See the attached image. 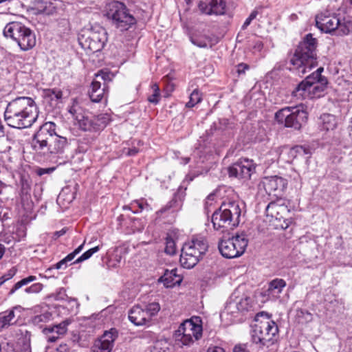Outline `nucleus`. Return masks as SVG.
Listing matches in <instances>:
<instances>
[{
    "mask_svg": "<svg viewBox=\"0 0 352 352\" xmlns=\"http://www.w3.org/2000/svg\"><path fill=\"white\" fill-rule=\"evenodd\" d=\"M38 115V108L32 98L19 97L8 104L4 118L8 126L21 129L30 127Z\"/></svg>",
    "mask_w": 352,
    "mask_h": 352,
    "instance_id": "f257e3e1",
    "label": "nucleus"
},
{
    "mask_svg": "<svg viewBox=\"0 0 352 352\" xmlns=\"http://www.w3.org/2000/svg\"><path fill=\"white\" fill-rule=\"evenodd\" d=\"M241 206L243 203L240 201H223L219 208L212 214L214 229L224 232L238 226L242 212Z\"/></svg>",
    "mask_w": 352,
    "mask_h": 352,
    "instance_id": "f03ea898",
    "label": "nucleus"
},
{
    "mask_svg": "<svg viewBox=\"0 0 352 352\" xmlns=\"http://www.w3.org/2000/svg\"><path fill=\"white\" fill-rule=\"evenodd\" d=\"M317 41L308 34L298 45L290 63L299 74L304 75L318 65L316 55Z\"/></svg>",
    "mask_w": 352,
    "mask_h": 352,
    "instance_id": "7ed1b4c3",
    "label": "nucleus"
},
{
    "mask_svg": "<svg viewBox=\"0 0 352 352\" xmlns=\"http://www.w3.org/2000/svg\"><path fill=\"white\" fill-rule=\"evenodd\" d=\"M278 326L270 319L267 314L263 312L256 315L255 324L252 326V340L260 347H269L276 340Z\"/></svg>",
    "mask_w": 352,
    "mask_h": 352,
    "instance_id": "20e7f679",
    "label": "nucleus"
},
{
    "mask_svg": "<svg viewBox=\"0 0 352 352\" xmlns=\"http://www.w3.org/2000/svg\"><path fill=\"white\" fill-rule=\"evenodd\" d=\"M105 16L111 25L120 32L129 30L137 23L126 6L119 1H112L107 4Z\"/></svg>",
    "mask_w": 352,
    "mask_h": 352,
    "instance_id": "39448f33",
    "label": "nucleus"
},
{
    "mask_svg": "<svg viewBox=\"0 0 352 352\" xmlns=\"http://www.w3.org/2000/svg\"><path fill=\"white\" fill-rule=\"evenodd\" d=\"M208 243L201 236H195L182 248L180 263L186 269L194 267L208 250Z\"/></svg>",
    "mask_w": 352,
    "mask_h": 352,
    "instance_id": "423d86ee",
    "label": "nucleus"
},
{
    "mask_svg": "<svg viewBox=\"0 0 352 352\" xmlns=\"http://www.w3.org/2000/svg\"><path fill=\"white\" fill-rule=\"evenodd\" d=\"M274 118L278 124L285 127L300 130L307 123L308 113L306 107L300 104L282 108L275 113Z\"/></svg>",
    "mask_w": 352,
    "mask_h": 352,
    "instance_id": "0eeeda50",
    "label": "nucleus"
},
{
    "mask_svg": "<svg viewBox=\"0 0 352 352\" xmlns=\"http://www.w3.org/2000/svg\"><path fill=\"white\" fill-rule=\"evenodd\" d=\"M3 34L16 41L23 51L32 49L36 43L35 34L24 24L17 21L7 24Z\"/></svg>",
    "mask_w": 352,
    "mask_h": 352,
    "instance_id": "6e6552de",
    "label": "nucleus"
},
{
    "mask_svg": "<svg viewBox=\"0 0 352 352\" xmlns=\"http://www.w3.org/2000/svg\"><path fill=\"white\" fill-rule=\"evenodd\" d=\"M177 340L181 346H190L202 336V321L200 317L193 316L180 324Z\"/></svg>",
    "mask_w": 352,
    "mask_h": 352,
    "instance_id": "1a4fd4ad",
    "label": "nucleus"
},
{
    "mask_svg": "<svg viewBox=\"0 0 352 352\" xmlns=\"http://www.w3.org/2000/svg\"><path fill=\"white\" fill-rule=\"evenodd\" d=\"M107 41V32L99 25L92 27L78 37V42L82 47L91 53L100 51Z\"/></svg>",
    "mask_w": 352,
    "mask_h": 352,
    "instance_id": "9d476101",
    "label": "nucleus"
},
{
    "mask_svg": "<svg viewBox=\"0 0 352 352\" xmlns=\"http://www.w3.org/2000/svg\"><path fill=\"white\" fill-rule=\"evenodd\" d=\"M248 244L247 235L241 232L228 239H222L219 243L218 248L223 257L234 258L241 256L245 252Z\"/></svg>",
    "mask_w": 352,
    "mask_h": 352,
    "instance_id": "9b49d317",
    "label": "nucleus"
},
{
    "mask_svg": "<svg viewBox=\"0 0 352 352\" xmlns=\"http://www.w3.org/2000/svg\"><path fill=\"white\" fill-rule=\"evenodd\" d=\"M56 134V124L54 122L44 123L34 135L32 141L34 149L38 151L47 148Z\"/></svg>",
    "mask_w": 352,
    "mask_h": 352,
    "instance_id": "f8f14e48",
    "label": "nucleus"
},
{
    "mask_svg": "<svg viewBox=\"0 0 352 352\" xmlns=\"http://www.w3.org/2000/svg\"><path fill=\"white\" fill-rule=\"evenodd\" d=\"M265 212L267 217L271 218L270 221H280L283 220V223L279 225L281 228H288L289 221L286 219V217L289 214V210L283 200L278 199L276 201L270 202L266 207Z\"/></svg>",
    "mask_w": 352,
    "mask_h": 352,
    "instance_id": "ddd939ff",
    "label": "nucleus"
},
{
    "mask_svg": "<svg viewBox=\"0 0 352 352\" xmlns=\"http://www.w3.org/2000/svg\"><path fill=\"white\" fill-rule=\"evenodd\" d=\"M315 21L316 26L322 32L335 35L340 21V14L331 13L326 10L317 14Z\"/></svg>",
    "mask_w": 352,
    "mask_h": 352,
    "instance_id": "4468645a",
    "label": "nucleus"
},
{
    "mask_svg": "<svg viewBox=\"0 0 352 352\" xmlns=\"http://www.w3.org/2000/svg\"><path fill=\"white\" fill-rule=\"evenodd\" d=\"M255 167L252 160L243 159L233 164L228 168V173L230 177L248 179L254 171Z\"/></svg>",
    "mask_w": 352,
    "mask_h": 352,
    "instance_id": "2eb2a0df",
    "label": "nucleus"
},
{
    "mask_svg": "<svg viewBox=\"0 0 352 352\" xmlns=\"http://www.w3.org/2000/svg\"><path fill=\"white\" fill-rule=\"evenodd\" d=\"M69 113L76 121V124L85 131H94L93 118L85 116L83 109L77 102H74L69 109Z\"/></svg>",
    "mask_w": 352,
    "mask_h": 352,
    "instance_id": "dca6fc26",
    "label": "nucleus"
},
{
    "mask_svg": "<svg viewBox=\"0 0 352 352\" xmlns=\"http://www.w3.org/2000/svg\"><path fill=\"white\" fill-rule=\"evenodd\" d=\"M263 185L267 194L274 193V195H278V193L282 192L286 187L287 181L281 177L275 175L265 177Z\"/></svg>",
    "mask_w": 352,
    "mask_h": 352,
    "instance_id": "f3484780",
    "label": "nucleus"
},
{
    "mask_svg": "<svg viewBox=\"0 0 352 352\" xmlns=\"http://www.w3.org/2000/svg\"><path fill=\"white\" fill-rule=\"evenodd\" d=\"M68 322L63 321L56 325L45 327L43 333L48 342H55L61 336L65 335L67 331Z\"/></svg>",
    "mask_w": 352,
    "mask_h": 352,
    "instance_id": "a211bd4d",
    "label": "nucleus"
},
{
    "mask_svg": "<svg viewBox=\"0 0 352 352\" xmlns=\"http://www.w3.org/2000/svg\"><path fill=\"white\" fill-rule=\"evenodd\" d=\"M116 335L111 329L110 331H106L103 336L96 342L92 352H110L113 348Z\"/></svg>",
    "mask_w": 352,
    "mask_h": 352,
    "instance_id": "6ab92c4d",
    "label": "nucleus"
},
{
    "mask_svg": "<svg viewBox=\"0 0 352 352\" xmlns=\"http://www.w3.org/2000/svg\"><path fill=\"white\" fill-rule=\"evenodd\" d=\"M128 317L136 326L144 325L151 321L145 309L139 305L134 306L130 309Z\"/></svg>",
    "mask_w": 352,
    "mask_h": 352,
    "instance_id": "aec40b11",
    "label": "nucleus"
},
{
    "mask_svg": "<svg viewBox=\"0 0 352 352\" xmlns=\"http://www.w3.org/2000/svg\"><path fill=\"white\" fill-rule=\"evenodd\" d=\"M107 85L103 83L101 86V82L98 80H94L91 84L89 90V96L91 100L94 102H99L105 96L107 91Z\"/></svg>",
    "mask_w": 352,
    "mask_h": 352,
    "instance_id": "412c9836",
    "label": "nucleus"
},
{
    "mask_svg": "<svg viewBox=\"0 0 352 352\" xmlns=\"http://www.w3.org/2000/svg\"><path fill=\"white\" fill-rule=\"evenodd\" d=\"M160 280L164 283L165 287H173L176 285L180 284L182 277L177 274V269L174 268L171 270H166Z\"/></svg>",
    "mask_w": 352,
    "mask_h": 352,
    "instance_id": "4be33fe9",
    "label": "nucleus"
},
{
    "mask_svg": "<svg viewBox=\"0 0 352 352\" xmlns=\"http://www.w3.org/2000/svg\"><path fill=\"white\" fill-rule=\"evenodd\" d=\"M67 146L68 141L67 138L56 134L47 149L52 154H61L64 153Z\"/></svg>",
    "mask_w": 352,
    "mask_h": 352,
    "instance_id": "5701e85b",
    "label": "nucleus"
},
{
    "mask_svg": "<svg viewBox=\"0 0 352 352\" xmlns=\"http://www.w3.org/2000/svg\"><path fill=\"white\" fill-rule=\"evenodd\" d=\"M311 79L307 77L300 82L292 91V95L298 100L310 99L309 83Z\"/></svg>",
    "mask_w": 352,
    "mask_h": 352,
    "instance_id": "b1692460",
    "label": "nucleus"
},
{
    "mask_svg": "<svg viewBox=\"0 0 352 352\" xmlns=\"http://www.w3.org/2000/svg\"><path fill=\"white\" fill-rule=\"evenodd\" d=\"M239 313L236 302H234V300H230L226 302L223 311L221 313V318L222 320L232 322Z\"/></svg>",
    "mask_w": 352,
    "mask_h": 352,
    "instance_id": "393cba45",
    "label": "nucleus"
},
{
    "mask_svg": "<svg viewBox=\"0 0 352 352\" xmlns=\"http://www.w3.org/2000/svg\"><path fill=\"white\" fill-rule=\"evenodd\" d=\"M327 78H323L321 81L311 80L309 83L310 99L322 96L327 87Z\"/></svg>",
    "mask_w": 352,
    "mask_h": 352,
    "instance_id": "a878e982",
    "label": "nucleus"
},
{
    "mask_svg": "<svg viewBox=\"0 0 352 352\" xmlns=\"http://www.w3.org/2000/svg\"><path fill=\"white\" fill-rule=\"evenodd\" d=\"M338 25L335 35L339 36H352V19L340 16Z\"/></svg>",
    "mask_w": 352,
    "mask_h": 352,
    "instance_id": "bb28decb",
    "label": "nucleus"
},
{
    "mask_svg": "<svg viewBox=\"0 0 352 352\" xmlns=\"http://www.w3.org/2000/svg\"><path fill=\"white\" fill-rule=\"evenodd\" d=\"M85 241L80 245L77 248H76L72 252L69 253L64 258L60 260L59 262L52 266L51 267L47 270V271H50L52 269L60 270V269H66L67 267V263L72 261L77 254H78L83 249Z\"/></svg>",
    "mask_w": 352,
    "mask_h": 352,
    "instance_id": "cd10ccee",
    "label": "nucleus"
},
{
    "mask_svg": "<svg viewBox=\"0 0 352 352\" xmlns=\"http://www.w3.org/2000/svg\"><path fill=\"white\" fill-rule=\"evenodd\" d=\"M43 96L46 102L55 107L59 104L63 97V92L58 89H47L43 91Z\"/></svg>",
    "mask_w": 352,
    "mask_h": 352,
    "instance_id": "c85d7f7f",
    "label": "nucleus"
},
{
    "mask_svg": "<svg viewBox=\"0 0 352 352\" xmlns=\"http://www.w3.org/2000/svg\"><path fill=\"white\" fill-rule=\"evenodd\" d=\"M204 12L208 14H224L226 12V2L223 0H211Z\"/></svg>",
    "mask_w": 352,
    "mask_h": 352,
    "instance_id": "c756f323",
    "label": "nucleus"
},
{
    "mask_svg": "<svg viewBox=\"0 0 352 352\" xmlns=\"http://www.w3.org/2000/svg\"><path fill=\"white\" fill-rule=\"evenodd\" d=\"M285 286V280L282 278H275L269 283L267 290V294L274 298H278Z\"/></svg>",
    "mask_w": 352,
    "mask_h": 352,
    "instance_id": "7c9ffc66",
    "label": "nucleus"
},
{
    "mask_svg": "<svg viewBox=\"0 0 352 352\" xmlns=\"http://www.w3.org/2000/svg\"><path fill=\"white\" fill-rule=\"evenodd\" d=\"M337 125L336 117L331 114H323L320 116V130L329 131L333 130Z\"/></svg>",
    "mask_w": 352,
    "mask_h": 352,
    "instance_id": "2f4dec72",
    "label": "nucleus"
},
{
    "mask_svg": "<svg viewBox=\"0 0 352 352\" xmlns=\"http://www.w3.org/2000/svg\"><path fill=\"white\" fill-rule=\"evenodd\" d=\"M16 309L17 308L14 307L12 309L5 311L1 315H0V329H3L15 324L16 320H14V310Z\"/></svg>",
    "mask_w": 352,
    "mask_h": 352,
    "instance_id": "473e14b6",
    "label": "nucleus"
},
{
    "mask_svg": "<svg viewBox=\"0 0 352 352\" xmlns=\"http://www.w3.org/2000/svg\"><path fill=\"white\" fill-rule=\"evenodd\" d=\"M110 120V116L107 113L93 117L94 131L102 130L109 124Z\"/></svg>",
    "mask_w": 352,
    "mask_h": 352,
    "instance_id": "72a5a7b5",
    "label": "nucleus"
},
{
    "mask_svg": "<svg viewBox=\"0 0 352 352\" xmlns=\"http://www.w3.org/2000/svg\"><path fill=\"white\" fill-rule=\"evenodd\" d=\"M110 120V116L107 113L93 117L94 131L102 130L109 124Z\"/></svg>",
    "mask_w": 352,
    "mask_h": 352,
    "instance_id": "f704fd0d",
    "label": "nucleus"
},
{
    "mask_svg": "<svg viewBox=\"0 0 352 352\" xmlns=\"http://www.w3.org/2000/svg\"><path fill=\"white\" fill-rule=\"evenodd\" d=\"M310 153L309 150L302 146H295L288 151V156L290 159L294 160L298 157H304Z\"/></svg>",
    "mask_w": 352,
    "mask_h": 352,
    "instance_id": "c9c22d12",
    "label": "nucleus"
},
{
    "mask_svg": "<svg viewBox=\"0 0 352 352\" xmlns=\"http://www.w3.org/2000/svg\"><path fill=\"white\" fill-rule=\"evenodd\" d=\"M37 280L36 276H29L28 277L23 278L19 281L16 282L12 289L8 292V295L11 296L14 294L18 289H21L22 287L28 285L29 283L35 281Z\"/></svg>",
    "mask_w": 352,
    "mask_h": 352,
    "instance_id": "e433bc0d",
    "label": "nucleus"
},
{
    "mask_svg": "<svg viewBox=\"0 0 352 352\" xmlns=\"http://www.w3.org/2000/svg\"><path fill=\"white\" fill-rule=\"evenodd\" d=\"M201 93L197 89H195L190 94L189 97V101L186 104V107L188 108H192L195 107L197 104L201 102Z\"/></svg>",
    "mask_w": 352,
    "mask_h": 352,
    "instance_id": "4c0bfd02",
    "label": "nucleus"
},
{
    "mask_svg": "<svg viewBox=\"0 0 352 352\" xmlns=\"http://www.w3.org/2000/svg\"><path fill=\"white\" fill-rule=\"evenodd\" d=\"M296 318L298 322L300 324H307L312 320V314L307 310L298 309L296 311Z\"/></svg>",
    "mask_w": 352,
    "mask_h": 352,
    "instance_id": "58836bf2",
    "label": "nucleus"
},
{
    "mask_svg": "<svg viewBox=\"0 0 352 352\" xmlns=\"http://www.w3.org/2000/svg\"><path fill=\"white\" fill-rule=\"evenodd\" d=\"M234 302H236L239 312L248 311L251 307L250 302L251 299L249 297H242L234 300Z\"/></svg>",
    "mask_w": 352,
    "mask_h": 352,
    "instance_id": "ea45409f",
    "label": "nucleus"
},
{
    "mask_svg": "<svg viewBox=\"0 0 352 352\" xmlns=\"http://www.w3.org/2000/svg\"><path fill=\"white\" fill-rule=\"evenodd\" d=\"M151 352H170L169 344L166 340H157Z\"/></svg>",
    "mask_w": 352,
    "mask_h": 352,
    "instance_id": "a19ab883",
    "label": "nucleus"
},
{
    "mask_svg": "<svg viewBox=\"0 0 352 352\" xmlns=\"http://www.w3.org/2000/svg\"><path fill=\"white\" fill-rule=\"evenodd\" d=\"M99 250H100L99 246H96L93 248L88 250L87 251L84 252L81 256H80L75 261H74L73 264L80 263H82V262L89 259V258L91 257V256L94 254L96 253Z\"/></svg>",
    "mask_w": 352,
    "mask_h": 352,
    "instance_id": "79ce46f5",
    "label": "nucleus"
},
{
    "mask_svg": "<svg viewBox=\"0 0 352 352\" xmlns=\"http://www.w3.org/2000/svg\"><path fill=\"white\" fill-rule=\"evenodd\" d=\"M144 309L146 314H148L151 320V318L155 316L160 310V305L158 302H151L146 305Z\"/></svg>",
    "mask_w": 352,
    "mask_h": 352,
    "instance_id": "37998d69",
    "label": "nucleus"
},
{
    "mask_svg": "<svg viewBox=\"0 0 352 352\" xmlns=\"http://www.w3.org/2000/svg\"><path fill=\"white\" fill-rule=\"evenodd\" d=\"M52 315L48 312L35 316L32 318V323L36 325H40L42 323H45L51 320Z\"/></svg>",
    "mask_w": 352,
    "mask_h": 352,
    "instance_id": "c03bdc74",
    "label": "nucleus"
},
{
    "mask_svg": "<svg viewBox=\"0 0 352 352\" xmlns=\"http://www.w3.org/2000/svg\"><path fill=\"white\" fill-rule=\"evenodd\" d=\"M153 94L148 97V100L153 104H157L160 98V88L157 84H153L151 86Z\"/></svg>",
    "mask_w": 352,
    "mask_h": 352,
    "instance_id": "a18cd8bd",
    "label": "nucleus"
},
{
    "mask_svg": "<svg viewBox=\"0 0 352 352\" xmlns=\"http://www.w3.org/2000/svg\"><path fill=\"white\" fill-rule=\"evenodd\" d=\"M176 245L175 241L170 236L166 239L165 252L169 255H173L176 253Z\"/></svg>",
    "mask_w": 352,
    "mask_h": 352,
    "instance_id": "49530a36",
    "label": "nucleus"
},
{
    "mask_svg": "<svg viewBox=\"0 0 352 352\" xmlns=\"http://www.w3.org/2000/svg\"><path fill=\"white\" fill-rule=\"evenodd\" d=\"M190 41L192 43L199 47L205 48L208 46V39L206 36L198 37L191 36Z\"/></svg>",
    "mask_w": 352,
    "mask_h": 352,
    "instance_id": "de8ad7c7",
    "label": "nucleus"
},
{
    "mask_svg": "<svg viewBox=\"0 0 352 352\" xmlns=\"http://www.w3.org/2000/svg\"><path fill=\"white\" fill-rule=\"evenodd\" d=\"M43 285L40 283L32 284L31 286L28 287L25 289V292L27 294H37L43 289Z\"/></svg>",
    "mask_w": 352,
    "mask_h": 352,
    "instance_id": "09e8293b",
    "label": "nucleus"
},
{
    "mask_svg": "<svg viewBox=\"0 0 352 352\" xmlns=\"http://www.w3.org/2000/svg\"><path fill=\"white\" fill-rule=\"evenodd\" d=\"M324 69L323 67H320L314 72H313L311 74L308 76L307 77L309 78L311 80H320L321 81L323 78H327L326 77L321 75V73L323 72Z\"/></svg>",
    "mask_w": 352,
    "mask_h": 352,
    "instance_id": "8fccbe9b",
    "label": "nucleus"
},
{
    "mask_svg": "<svg viewBox=\"0 0 352 352\" xmlns=\"http://www.w3.org/2000/svg\"><path fill=\"white\" fill-rule=\"evenodd\" d=\"M257 15L258 11L255 10H253L243 23L242 25V29L245 30L250 25L251 22L256 17Z\"/></svg>",
    "mask_w": 352,
    "mask_h": 352,
    "instance_id": "3c124183",
    "label": "nucleus"
},
{
    "mask_svg": "<svg viewBox=\"0 0 352 352\" xmlns=\"http://www.w3.org/2000/svg\"><path fill=\"white\" fill-rule=\"evenodd\" d=\"M94 80H102L104 83L106 85L105 82L107 80H110V74L109 72L100 71L96 75V78Z\"/></svg>",
    "mask_w": 352,
    "mask_h": 352,
    "instance_id": "603ef678",
    "label": "nucleus"
},
{
    "mask_svg": "<svg viewBox=\"0 0 352 352\" xmlns=\"http://www.w3.org/2000/svg\"><path fill=\"white\" fill-rule=\"evenodd\" d=\"M16 273V269L15 267H12L10 269L6 274L3 275L1 278L4 280V282L11 279Z\"/></svg>",
    "mask_w": 352,
    "mask_h": 352,
    "instance_id": "864d4df0",
    "label": "nucleus"
},
{
    "mask_svg": "<svg viewBox=\"0 0 352 352\" xmlns=\"http://www.w3.org/2000/svg\"><path fill=\"white\" fill-rule=\"evenodd\" d=\"M16 273V269L15 267H12L10 269L6 274L3 275L1 278L4 280V282L11 279Z\"/></svg>",
    "mask_w": 352,
    "mask_h": 352,
    "instance_id": "5fc2aeb1",
    "label": "nucleus"
},
{
    "mask_svg": "<svg viewBox=\"0 0 352 352\" xmlns=\"http://www.w3.org/2000/svg\"><path fill=\"white\" fill-rule=\"evenodd\" d=\"M252 47L254 52H261L263 47V44L261 41L257 39L253 41Z\"/></svg>",
    "mask_w": 352,
    "mask_h": 352,
    "instance_id": "6e6d98bb",
    "label": "nucleus"
},
{
    "mask_svg": "<svg viewBox=\"0 0 352 352\" xmlns=\"http://www.w3.org/2000/svg\"><path fill=\"white\" fill-rule=\"evenodd\" d=\"M233 352H250L246 344H239L233 349Z\"/></svg>",
    "mask_w": 352,
    "mask_h": 352,
    "instance_id": "4d7b16f0",
    "label": "nucleus"
},
{
    "mask_svg": "<svg viewBox=\"0 0 352 352\" xmlns=\"http://www.w3.org/2000/svg\"><path fill=\"white\" fill-rule=\"evenodd\" d=\"M250 67L246 63H240L237 65V72L239 74H244L246 70L249 69Z\"/></svg>",
    "mask_w": 352,
    "mask_h": 352,
    "instance_id": "13d9d810",
    "label": "nucleus"
},
{
    "mask_svg": "<svg viewBox=\"0 0 352 352\" xmlns=\"http://www.w3.org/2000/svg\"><path fill=\"white\" fill-rule=\"evenodd\" d=\"M215 199V195L214 193L210 194L206 199V205L207 206L212 205Z\"/></svg>",
    "mask_w": 352,
    "mask_h": 352,
    "instance_id": "bf43d9fd",
    "label": "nucleus"
},
{
    "mask_svg": "<svg viewBox=\"0 0 352 352\" xmlns=\"http://www.w3.org/2000/svg\"><path fill=\"white\" fill-rule=\"evenodd\" d=\"M139 152V150L135 147L132 148H127L125 152L126 155L128 156H134Z\"/></svg>",
    "mask_w": 352,
    "mask_h": 352,
    "instance_id": "052dcab7",
    "label": "nucleus"
},
{
    "mask_svg": "<svg viewBox=\"0 0 352 352\" xmlns=\"http://www.w3.org/2000/svg\"><path fill=\"white\" fill-rule=\"evenodd\" d=\"M136 204L138 205L139 208L141 210H143V209H146L148 210H151V208L147 203H144L143 201L142 202L136 201Z\"/></svg>",
    "mask_w": 352,
    "mask_h": 352,
    "instance_id": "680f3d73",
    "label": "nucleus"
},
{
    "mask_svg": "<svg viewBox=\"0 0 352 352\" xmlns=\"http://www.w3.org/2000/svg\"><path fill=\"white\" fill-rule=\"evenodd\" d=\"M207 352H225L224 349L220 346H212L208 349Z\"/></svg>",
    "mask_w": 352,
    "mask_h": 352,
    "instance_id": "e2e57ef3",
    "label": "nucleus"
},
{
    "mask_svg": "<svg viewBox=\"0 0 352 352\" xmlns=\"http://www.w3.org/2000/svg\"><path fill=\"white\" fill-rule=\"evenodd\" d=\"M68 350V346L67 344H60L59 347L57 349L58 352H65Z\"/></svg>",
    "mask_w": 352,
    "mask_h": 352,
    "instance_id": "0e129e2a",
    "label": "nucleus"
},
{
    "mask_svg": "<svg viewBox=\"0 0 352 352\" xmlns=\"http://www.w3.org/2000/svg\"><path fill=\"white\" fill-rule=\"evenodd\" d=\"M190 162V157H186L184 158H182V164H186Z\"/></svg>",
    "mask_w": 352,
    "mask_h": 352,
    "instance_id": "69168bd1",
    "label": "nucleus"
},
{
    "mask_svg": "<svg viewBox=\"0 0 352 352\" xmlns=\"http://www.w3.org/2000/svg\"><path fill=\"white\" fill-rule=\"evenodd\" d=\"M5 248L3 245L0 244V259L2 258L3 254H4Z\"/></svg>",
    "mask_w": 352,
    "mask_h": 352,
    "instance_id": "338daca9",
    "label": "nucleus"
},
{
    "mask_svg": "<svg viewBox=\"0 0 352 352\" xmlns=\"http://www.w3.org/2000/svg\"><path fill=\"white\" fill-rule=\"evenodd\" d=\"M350 123H351V125L349 126V129H350L349 135L352 138V118H351Z\"/></svg>",
    "mask_w": 352,
    "mask_h": 352,
    "instance_id": "774afa93",
    "label": "nucleus"
}]
</instances>
